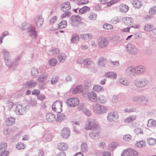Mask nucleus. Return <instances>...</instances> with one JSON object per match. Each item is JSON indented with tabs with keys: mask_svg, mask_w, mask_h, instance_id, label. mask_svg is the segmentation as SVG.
I'll list each match as a JSON object with an SVG mask.
<instances>
[{
	"mask_svg": "<svg viewBox=\"0 0 156 156\" xmlns=\"http://www.w3.org/2000/svg\"><path fill=\"white\" fill-rule=\"evenodd\" d=\"M91 108L94 113L99 115L104 114L108 111V108L105 107L97 103H94L91 106Z\"/></svg>",
	"mask_w": 156,
	"mask_h": 156,
	"instance_id": "nucleus-1",
	"label": "nucleus"
},
{
	"mask_svg": "<svg viewBox=\"0 0 156 156\" xmlns=\"http://www.w3.org/2000/svg\"><path fill=\"white\" fill-rule=\"evenodd\" d=\"M134 83L136 87L140 88H147L149 86L150 84L148 79L145 77L137 78L134 80Z\"/></svg>",
	"mask_w": 156,
	"mask_h": 156,
	"instance_id": "nucleus-2",
	"label": "nucleus"
},
{
	"mask_svg": "<svg viewBox=\"0 0 156 156\" xmlns=\"http://www.w3.org/2000/svg\"><path fill=\"white\" fill-rule=\"evenodd\" d=\"M26 24L24 23L22 24V27L21 28V30H25L28 32L30 36L32 38H35L37 37V32L35 30V28L34 26L30 25L29 27H27V25H24Z\"/></svg>",
	"mask_w": 156,
	"mask_h": 156,
	"instance_id": "nucleus-3",
	"label": "nucleus"
},
{
	"mask_svg": "<svg viewBox=\"0 0 156 156\" xmlns=\"http://www.w3.org/2000/svg\"><path fill=\"white\" fill-rule=\"evenodd\" d=\"M99 128V126L95 119L88 120L85 125V129L87 130H95Z\"/></svg>",
	"mask_w": 156,
	"mask_h": 156,
	"instance_id": "nucleus-4",
	"label": "nucleus"
},
{
	"mask_svg": "<svg viewBox=\"0 0 156 156\" xmlns=\"http://www.w3.org/2000/svg\"><path fill=\"white\" fill-rule=\"evenodd\" d=\"M132 101L133 102H143V104L144 105H147L148 101V99L144 95L134 96L132 97Z\"/></svg>",
	"mask_w": 156,
	"mask_h": 156,
	"instance_id": "nucleus-5",
	"label": "nucleus"
},
{
	"mask_svg": "<svg viewBox=\"0 0 156 156\" xmlns=\"http://www.w3.org/2000/svg\"><path fill=\"white\" fill-rule=\"evenodd\" d=\"M82 17L79 15H73L70 18V23L73 27H78L82 20Z\"/></svg>",
	"mask_w": 156,
	"mask_h": 156,
	"instance_id": "nucleus-6",
	"label": "nucleus"
},
{
	"mask_svg": "<svg viewBox=\"0 0 156 156\" xmlns=\"http://www.w3.org/2000/svg\"><path fill=\"white\" fill-rule=\"evenodd\" d=\"M62 102L59 100L56 101L52 106V110L58 113H60L62 111Z\"/></svg>",
	"mask_w": 156,
	"mask_h": 156,
	"instance_id": "nucleus-7",
	"label": "nucleus"
},
{
	"mask_svg": "<svg viewBox=\"0 0 156 156\" xmlns=\"http://www.w3.org/2000/svg\"><path fill=\"white\" fill-rule=\"evenodd\" d=\"M126 48L127 51L131 55H135L138 52L137 48L135 46L130 43L127 44L126 46Z\"/></svg>",
	"mask_w": 156,
	"mask_h": 156,
	"instance_id": "nucleus-8",
	"label": "nucleus"
},
{
	"mask_svg": "<svg viewBox=\"0 0 156 156\" xmlns=\"http://www.w3.org/2000/svg\"><path fill=\"white\" fill-rule=\"evenodd\" d=\"M26 105L25 104H19L16 107L15 112L18 115H22L26 113Z\"/></svg>",
	"mask_w": 156,
	"mask_h": 156,
	"instance_id": "nucleus-9",
	"label": "nucleus"
},
{
	"mask_svg": "<svg viewBox=\"0 0 156 156\" xmlns=\"http://www.w3.org/2000/svg\"><path fill=\"white\" fill-rule=\"evenodd\" d=\"M135 76L144 74L147 72V68L144 65H141L135 67Z\"/></svg>",
	"mask_w": 156,
	"mask_h": 156,
	"instance_id": "nucleus-10",
	"label": "nucleus"
},
{
	"mask_svg": "<svg viewBox=\"0 0 156 156\" xmlns=\"http://www.w3.org/2000/svg\"><path fill=\"white\" fill-rule=\"evenodd\" d=\"M98 45L99 48L106 47L108 44V39L104 37H99L98 40Z\"/></svg>",
	"mask_w": 156,
	"mask_h": 156,
	"instance_id": "nucleus-11",
	"label": "nucleus"
},
{
	"mask_svg": "<svg viewBox=\"0 0 156 156\" xmlns=\"http://www.w3.org/2000/svg\"><path fill=\"white\" fill-rule=\"evenodd\" d=\"M1 52L2 53L4 58L6 65L10 66L9 61L10 60L11 55L9 52L6 49L2 50Z\"/></svg>",
	"mask_w": 156,
	"mask_h": 156,
	"instance_id": "nucleus-12",
	"label": "nucleus"
},
{
	"mask_svg": "<svg viewBox=\"0 0 156 156\" xmlns=\"http://www.w3.org/2000/svg\"><path fill=\"white\" fill-rule=\"evenodd\" d=\"M138 153L136 151L129 148L124 151L121 156H138Z\"/></svg>",
	"mask_w": 156,
	"mask_h": 156,
	"instance_id": "nucleus-13",
	"label": "nucleus"
},
{
	"mask_svg": "<svg viewBox=\"0 0 156 156\" xmlns=\"http://www.w3.org/2000/svg\"><path fill=\"white\" fill-rule=\"evenodd\" d=\"M67 105L71 107H75L79 104V100L76 98H70L67 100Z\"/></svg>",
	"mask_w": 156,
	"mask_h": 156,
	"instance_id": "nucleus-14",
	"label": "nucleus"
},
{
	"mask_svg": "<svg viewBox=\"0 0 156 156\" xmlns=\"http://www.w3.org/2000/svg\"><path fill=\"white\" fill-rule=\"evenodd\" d=\"M135 67L133 66H129L125 69V73L128 76H135Z\"/></svg>",
	"mask_w": 156,
	"mask_h": 156,
	"instance_id": "nucleus-15",
	"label": "nucleus"
},
{
	"mask_svg": "<svg viewBox=\"0 0 156 156\" xmlns=\"http://www.w3.org/2000/svg\"><path fill=\"white\" fill-rule=\"evenodd\" d=\"M118 117L119 115L117 112H112L108 114L107 119L109 121L112 122L117 120Z\"/></svg>",
	"mask_w": 156,
	"mask_h": 156,
	"instance_id": "nucleus-16",
	"label": "nucleus"
},
{
	"mask_svg": "<svg viewBox=\"0 0 156 156\" xmlns=\"http://www.w3.org/2000/svg\"><path fill=\"white\" fill-rule=\"evenodd\" d=\"M70 3L67 2L61 4L60 5V8L61 10L64 12H70L71 6Z\"/></svg>",
	"mask_w": 156,
	"mask_h": 156,
	"instance_id": "nucleus-17",
	"label": "nucleus"
},
{
	"mask_svg": "<svg viewBox=\"0 0 156 156\" xmlns=\"http://www.w3.org/2000/svg\"><path fill=\"white\" fill-rule=\"evenodd\" d=\"M21 59L20 56H18L15 58L14 60L12 62L10 60L9 61L10 66L6 65L8 67H16L18 66L19 64L20 61Z\"/></svg>",
	"mask_w": 156,
	"mask_h": 156,
	"instance_id": "nucleus-18",
	"label": "nucleus"
},
{
	"mask_svg": "<svg viewBox=\"0 0 156 156\" xmlns=\"http://www.w3.org/2000/svg\"><path fill=\"white\" fill-rule=\"evenodd\" d=\"M61 135L63 138L67 139L70 136V131L68 128H64L61 131Z\"/></svg>",
	"mask_w": 156,
	"mask_h": 156,
	"instance_id": "nucleus-19",
	"label": "nucleus"
},
{
	"mask_svg": "<svg viewBox=\"0 0 156 156\" xmlns=\"http://www.w3.org/2000/svg\"><path fill=\"white\" fill-rule=\"evenodd\" d=\"M79 63H83L84 65L86 66L88 68H90V66L93 65L94 63L92 61L91 59L90 58H88L85 59L84 60H82L79 61V60L78 61Z\"/></svg>",
	"mask_w": 156,
	"mask_h": 156,
	"instance_id": "nucleus-20",
	"label": "nucleus"
},
{
	"mask_svg": "<svg viewBox=\"0 0 156 156\" xmlns=\"http://www.w3.org/2000/svg\"><path fill=\"white\" fill-rule=\"evenodd\" d=\"M34 21L37 26L40 27L42 25L44 20L41 16L38 15L35 18Z\"/></svg>",
	"mask_w": 156,
	"mask_h": 156,
	"instance_id": "nucleus-21",
	"label": "nucleus"
},
{
	"mask_svg": "<svg viewBox=\"0 0 156 156\" xmlns=\"http://www.w3.org/2000/svg\"><path fill=\"white\" fill-rule=\"evenodd\" d=\"M37 81L33 80H29L24 85L25 87L30 88L34 87L37 85Z\"/></svg>",
	"mask_w": 156,
	"mask_h": 156,
	"instance_id": "nucleus-22",
	"label": "nucleus"
},
{
	"mask_svg": "<svg viewBox=\"0 0 156 156\" xmlns=\"http://www.w3.org/2000/svg\"><path fill=\"white\" fill-rule=\"evenodd\" d=\"M87 96L89 100L93 102H95L98 99L96 94L94 91L88 93Z\"/></svg>",
	"mask_w": 156,
	"mask_h": 156,
	"instance_id": "nucleus-23",
	"label": "nucleus"
},
{
	"mask_svg": "<svg viewBox=\"0 0 156 156\" xmlns=\"http://www.w3.org/2000/svg\"><path fill=\"white\" fill-rule=\"evenodd\" d=\"M46 118L47 121L51 122L55 120V116L52 113H48L46 115Z\"/></svg>",
	"mask_w": 156,
	"mask_h": 156,
	"instance_id": "nucleus-24",
	"label": "nucleus"
},
{
	"mask_svg": "<svg viewBox=\"0 0 156 156\" xmlns=\"http://www.w3.org/2000/svg\"><path fill=\"white\" fill-rule=\"evenodd\" d=\"M106 62V59L103 57H100L98 59V65L101 67H105Z\"/></svg>",
	"mask_w": 156,
	"mask_h": 156,
	"instance_id": "nucleus-25",
	"label": "nucleus"
},
{
	"mask_svg": "<svg viewBox=\"0 0 156 156\" xmlns=\"http://www.w3.org/2000/svg\"><path fill=\"white\" fill-rule=\"evenodd\" d=\"M124 23L126 25L129 26L132 24L133 21L132 18L129 17H125L122 18Z\"/></svg>",
	"mask_w": 156,
	"mask_h": 156,
	"instance_id": "nucleus-26",
	"label": "nucleus"
},
{
	"mask_svg": "<svg viewBox=\"0 0 156 156\" xmlns=\"http://www.w3.org/2000/svg\"><path fill=\"white\" fill-rule=\"evenodd\" d=\"M48 76V74L44 72L39 76L37 79V81L39 82H43L46 80Z\"/></svg>",
	"mask_w": 156,
	"mask_h": 156,
	"instance_id": "nucleus-27",
	"label": "nucleus"
},
{
	"mask_svg": "<svg viewBox=\"0 0 156 156\" xmlns=\"http://www.w3.org/2000/svg\"><path fill=\"white\" fill-rule=\"evenodd\" d=\"M106 78H108L112 79H115L117 77L116 73L114 72H109L107 73L105 75Z\"/></svg>",
	"mask_w": 156,
	"mask_h": 156,
	"instance_id": "nucleus-28",
	"label": "nucleus"
},
{
	"mask_svg": "<svg viewBox=\"0 0 156 156\" xmlns=\"http://www.w3.org/2000/svg\"><path fill=\"white\" fill-rule=\"evenodd\" d=\"M79 41V37L78 34L76 33H73L71 39V42L73 43H76Z\"/></svg>",
	"mask_w": 156,
	"mask_h": 156,
	"instance_id": "nucleus-29",
	"label": "nucleus"
},
{
	"mask_svg": "<svg viewBox=\"0 0 156 156\" xmlns=\"http://www.w3.org/2000/svg\"><path fill=\"white\" fill-rule=\"evenodd\" d=\"M132 4L134 7L139 9L142 6L143 3L140 0H134Z\"/></svg>",
	"mask_w": 156,
	"mask_h": 156,
	"instance_id": "nucleus-30",
	"label": "nucleus"
},
{
	"mask_svg": "<svg viewBox=\"0 0 156 156\" xmlns=\"http://www.w3.org/2000/svg\"><path fill=\"white\" fill-rule=\"evenodd\" d=\"M58 149L62 151H66L68 148V144L65 143H61L58 144Z\"/></svg>",
	"mask_w": 156,
	"mask_h": 156,
	"instance_id": "nucleus-31",
	"label": "nucleus"
},
{
	"mask_svg": "<svg viewBox=\"0 0 156 156\" xmlns=\"http://www.w3.org/2000/svg\"><path fill=\"white\" fill-rule=\"evenodd\" d=\"M98 99L99 102L102 104H105L108 101L107 98L102 95H99Z\"/></svg>",
	"mask_w": 156,
	"mask_h": 156,
	"instance_id": "nucleus-32",
	"label": "nucleus"
},
{
	"mask_svg": "<svg viewBox=\"0 0 156 156\" xmlns=\"http://www.w3.org/2000/svg\"><path fill=\"white\" fill-rule=\"evenodd\" d=\"M83 87L82 85H79L75 87L72 91V93L73 94H75L77 93L82 92Z\"/></svg>",
	"mask_w": 156,
	"mask_h": 156,
	"instance_id": "nucleus-33",
	"label": "nucleus"
},
{
	"mask_svg": "<svg viewBox=\"0 0 156 156\" xmlns=\"http://www.w3.org/2000/svg\"><path fill=\"white\" fill-rule=\"evenodd\" d=\"M93 90L98 92H103L104 90L103 87L98 84H95L94 86Z\"/></svg>",
	"mask_w": 156,
	"mask_h": 156,
	"instance_id": "nucleus-34",
	"label": "nucleus"
},
{
	"mask_svg": "<svg viewBox=\"0 0 156 156\" xmlns=\"http://www.w3.org/2000/svg\"><path fill=\"white\" fill-rule=\"evenodd\" d=\"M66 55L63 53L60 54L58 56V59L60 62H64L66 60Z\"/></svg>",
	"mask_w": 156,
	"mask_h": 156,
	"instance_id": "nucleus-35",
	"label": "nucleus"
},
{
	"mask_svg": "<svg viewBox=\"0 0 156 156\" xmlns=\"http://www.w3.org/2000/svg\"><path fill=\"white\" fill-rule=\"evenodd\" d=\"M92 35L90 34L87 33L85 34H81L80 37L81 39L85 40H89L92 37Z\"/></svg>",
	"mask_w": 156,
	"mask_h": 156,
	"instance_id": "nucleus-36",
	"label": "nucleus"
},
{
	"mask_svg": "<svg viewBox=\"0 0 156 156\" xmlns=\"http://www.w3.org/2000/svg\"><path fill=\"white\" fill-rule=\"evenodd\" d=\"M129 9V7L124 4H122L120 5V10L122 12H126Z\"/></svg>",
	"mask_w": 156,
	"mask_h": 156,
	"instance_id": "nucleus-37",
	"label": "nucleus"
},
{
	"mask_svg": "<svg viewBox=\"0 0 156 156\" xmlns=\"http://www.w3.org/2000/svg\"><path fill=\"white\" fill-rule=\"evenodd\" d=\"M6 122L8 125L11 126L13 125L15 122V119L14 118L9 117L6 119Z\"/></svg>",
	"mask_w": 156,
	"mask_h": 156,
	"instance_id": "nucleus-38",
	"label": "nucleus"
},
{
	"mask_svg": "<svg viewBox=\"0 0 156 156\" xmlns=\"http://www.w3.org/2000/svg\"><path fill=\"white\" fill-rule=\"evenodd\" d=\"M90 10L89 7L87 6H84L81 8L79 9L78 10L79 13L80 14H83L85 13L87 11H88Z\"/></svg>",
	"mask_w": 156,
	"mask_h": 156,
	"instance_id": "nucleus-39",
	"label": "nucleus"
},
{
	"mask_svg": "<svg viewBox=\"0 0 156 156\" xmlns=\"http://www.w3.org/2000/svg\"><path fill=\"white\" fill-rule=\"evenodd\" d=\"M136 118V116L135 115H132L127 118L124 120V122L126 123L131 122L134 120Z\"/></svg>",
	"mask_w": 156,
	"mask_h": 156,
	"instance_id": "nucleus-40",
	"label": "nucleus"
},
{
	"mask_svg": "<svg viewBox=\"0 0 156 156\" xmlns=\"http://www.w3.org/2000/svg\"><path fill=\"white\" fill-rule=\"evenodd\" d=\"M7 147V144L5 143L1 144L0 145V153H4L6 152V150Z\"/></svg>",
	"mask_w": 156,
	"mask_h": 156,
	"instance_id": "nucleus-41",
	"label": "nucleus"
},
{
	"mask_svg": "<svg viewBox=\"0 0 156 156\" xmlns=\"http://www.w3.org/2000/svg\"><path fill=\"white\" fill-rule=\"evenodd\" d=\"M56 121L59 122L62 121L66 119L65 115L63 114H60L57 115Z\"/></svg>",
	"mask_w": 156,
	"mask_h": 156,
	"instance_id": "nucleus-42",
	"label": "nucleus"
},
{
	"mask_svg": "<svg viewBox=\"0 0 156 156\" xmlns=\"http://www.w3.org/2000/svg\"><path fill=\"white\" fill-rule=\"evenodd\" d=\"M38 73V71L37 69L35 68H33L31 69V74L33 77H36L37 76Z\"/></svg>",
	"mask_w": 156,
	"mask_h": 156,
	"instance_id": "nucleus-43",
	"label": "nucleus"
},
{
	"mask_svg": "<svg viewBox=\"0 0 156 156\" xmlns=\"http://www.w3.org/2000/svg\"><path fill=\"white\" fill-rule=\"evenodd\" d=\"M119 82L122 84L126 86H129L130 84V82L127 80L121 78L119 80Z\"/></svg>",
	"mask_w": 156,
	"mask_h": 156,
	"instance_id": "nucleus-44",
	"label": "nucleus"
},
{
	"mask_svg": "<svg viewBox=\"0 0 156 156\" xmlns=\"http://www.w3.org/2000/svg\"><path fill=\"white\" fill-rule=\"evenodd\" d=\"M49 65L51 66H55L57 63V60L56 58H52L49 61Z\"/></svg>",
	"mask_w": 156,
	"mask_h": 156,
	"instance_id": "nucleus-45",
	"label": "nucleus"
},
{
	"mask_svg": "<svg viewBox=\"0 0 156 156\" xmlns=\"http://www.w3.org/2000/svg\"><path fill=\"white\" fill-rule=\"evenodd\" d=\"M99 135V132L91 133L89 134V136L91 138L94 140H96L98 138Z\"/></svg>",
	"mask_w": 156,
	"mask_h": 156,
	"instance_id": "nucleus-46",
	"label": "nucleus"
},
{
	"mask_svg": "<svg viewBox=\"0 0 156 156\" xmlns=\"http://www.w3.org/2000/svg\"><path fill=\"white\" fill-rule=\"evenodd\" d=\"M147 126L149 127L156 126V121L152 119H149L148 121V123Z\"/></svg>",
	"mask_w": 156,
	"mask_h": 156,
	"instance_id": "nucleus-47",
	"label": "nucleus"
},
{
	"mask_svg": "<svg viewBox=\"0 0 156 156\" xmlns=\"http://www.w3.org/2000/svg\"><path fill=\"white\" fill-rule=\"evenodd\" d=\"M67 26V23L66 20H62L58 24V28L62 29L66 27Z\"/></svg>",
	"mask_w": 156,
	"mask_h": 156,
	"instance_id": "nucleus-48",
	"label": "nucleus"
},
{
	"mask_svg": "<svg viewBox=\"0 0 156 156\" xmlns=\"http://www.w3.org/2000/svg\"><path fill=\"white\" fill-rule=\"evenodd\" d=\"M153 27V25L150 24H147L144 27V30L147 32H150L152 30Z\"/></svg>",
	"mask_w": 156,
	"mask_h": 156,
	"instance_id": "nucleus-49",
	"label": "nucleus"
},
{
	"mask_svg": "<svg viewBox=\"0 0 156 156\" xmlns=\"http://www.w3.org/2000/svg\"><path fill=\"white\" fill-rule=\"evenodd\" d=\"M147 141L149 145H154L156 143V139L151 137L148 138Z\"/></svg>",
	"mask_w": 156,
	"mask_h": 156,
	"instance_id": "nucleus-50",
	"label": "nucleus"
},
{
	"mask_svg": "<svg viewBox=\"0 0 156 156\" xmlns=\"http://www.w3.org/2000/svg\"><path fill=\"white\" fill-rule=\"evenodd\" d=\"M49 52V54L51 55H57L59 52V50L58 48H55L50 50Z\"/></svg>",
	"mask_w": 156,
	"mask_h": 156,
	"instance_id": "nucleus-51",
	"label": "nucleus"
},
{
	"mask_svg": "<svg viewBox=\"0 0 156 156\" xmlns=\"http://www.w3.org/2000/svg\"><path fill=\"white\" fill-rule=\"evenodd\" d=\"M16 148L18 150L23 149L25 148L24 144L22 142H20L16 145Z\"/></svg>",
	"mask_w": 156,
	"mask_h": 156,
	"instance_id": "nucleus-52",
	"label": "nucleus"
},
{
	"mask_svg": "<svg viewBox=\"0 0 156 156\" xmlns=\"http://www.w3.org/2000/svg\"><path fill=\"white\" fill-rule=\"evenodd\" d=\"M81 150L83 152H86L88 151V147L86 143H83L82 144Z\"/></svg>",
	"mask_w": 156,
	"mask_h": 156,
	"instance_id": "nucleus-53",
	"label": "nucleus"
},
{
	"mask_svg": "<svg viewBox=\"0 0 156 156\" xmlns=\"http://www.w3.org/2000/svg\"><path fill=\"white\" fill-rule=\"evenodd\" d=\"M131 139V136L129 134L125 135L123 137V140L126 142L130 141Z\"/></svg>",
	"mask_w": 156,
	"mask_h": 156,
	"instance_id": "nucleus-54",
	"label": "nucleus"
},
{
	"mask_svg": "<svg viewBox=\"0 0 156 156\" xmlns=\"http://www.w3.org/2000/svg\"><path fill=\"white\" fill-rule=\"evenodd\" d=\"M109 65L114 67H118L119 65V61H112L110 60L109 61Z\"/></svg>",
	"mask_w": 156,
	"mask_h": 156,
	"instance_id": "nucleus-55",
	"label": "nucleus"
},
{
	"mask_svg": "<svg viewBox=\"0 0 156 156\" xmlns=\"http://www.w3.org/2000/svg\"><path fill=\"white\" fill-rule=\"evenodd\" d=\"M97 17V15L94 13H90L88 16L89 20H95Z\"/></svg>",
	"mask_w": 156,
	"mask_h": 156,
	"instance_id": "nucleus-56",
	"label": "nucleus"
},
{
	"mask_svg": "<svg viewBox=\"0 0 156 156\" xmlns=\"http://www.w3.org/2000/svg\"><path fill=\"white\" fill-rule=\"evenodd\" d=\"M103 28L107 30H111L113 29V27L112 25L107 23L103 25Z\"/></svg>",
	"mask_w": 156,
	"mask_h": 156,
	"instance_id": "nucleus-57",
	"label": "nucleus"
},
{
	"mask_svg": "<svg viewBox=\"0 0 156 156\" xmlns=\"http://www.w3.org/2000/svg\"><path fill=\"white\" fill-rule=\"evenodd\" d=\"M45 140L47 141H50L52 138L53 136L52 134L49 133L48 134L44 135Z\"/></svg>",
	"mask_w": 156,
	"mask_h": 156,
	"instance_id": "nucleus-58",
	"label": "nucleus"
},
{
	"mask_svg": "<svg viewBox=\"0 0 156 156\" xmlns=\"http://www.w3.org/2000/svg\"><path fill=\"white\" fill-rule=\"evenodd\" d=\"M120 20V19L117 17H115L112 18L110 21V23L112 24H115L118 23Z\"/></svg>",
	"mask_w": 156,
	"mask_h": 156,
	"instance_id": "nucleus-59",
	"label": "nucleus"
},
{
	"mask_svg": "<svg viewBox=\"0 0 156 156\" xmlns=\"http://www.w3.org/2000/svg\"><path fill=\"white\" fill-rule=\"evenodd\" d=\"M59 78L57 76H53L51 80V83L53 85H54L57 82Z\"/></svg>",
	"mask_w": 156,
	"mask_h": 156,
	"instance_id": "nucleus-60",
	"label": "nucleus"
},
{
	"mask_svg": "<svg viewBox=\"0 0 156 156\" xmlns=\"http://www.w3.org/2000/svg\"><path fill=\"white\" fill-rule=\"evenodd\" d=\"M37 104V100L35 98H31L29 102V105L32 106H35Z\"/></svg>",
	"mask_w": 156,
	"mask_h": 156,
	"instance_id": "nucleus-61",
	"label": "nucleus"
},
{
	"mask_svg": "<svg viewBox=\"0 0 156 156\" xmlns=\"http://www.w3.org/2000/svg\"><path fill=\"white\" fill-rule=\"evenodd\" d=\"M145 142L143 141H140L137 142L136 144V146L139 147H143L145 146Z\"/></svg>",
	"mask_w": 156,
	"mask_h": 156,
	"instance_id": "nucleus-62",
	"label": "nucleus"
},
{
	"mask_svg": "<svg viewBox=\"0 0 156 156\" xmlns=\"http://www.w3.org/2000/svg\"><path fill=\"white\" fill-rule=\"evenodd\" d=\"M71 14L70 12H66L62 14L61 16V18L62 19H64L65 17H68Z\"/></svg>",
	"mask_w": 156,
	"mask_h": 156,
	"instance_id": "nucleus-63",
	"label": "nucleus"
},
{
	"mask_svg": "<svg viewBox=\"0 0 156 156\" xmlns=\"http://www.w3.org/2000/svg\"><path fill=\"white\" fill-rule=\"evenodd\" d=\"M149 13L152 15L156 14V6L151 7L149 11Z\"/></svg>",
	"mask_w": 156,
	"mask_h": 156,
	"instance_id": "nucleus-64",
	"label": "nucleus"
}]
</instances>
